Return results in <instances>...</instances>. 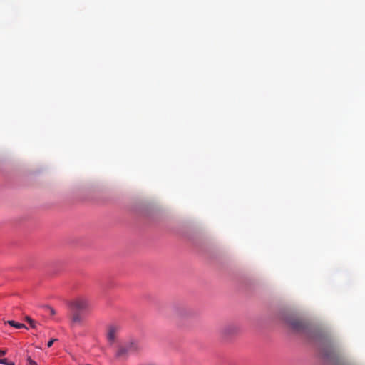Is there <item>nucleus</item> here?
<instances>
[{"instance_id":"nucleus-12","label":"nucleus","mask_w":365,"mask_h":365,"mask_svg":"<svg viewBox=\"0 0 365 365\" xmlns=\"http://www.w3.org/2000/svg\"><path fill=\"white\" fill-rule=\"evenodd\" d=\"M6 365H14V362H8Z\"/></svg>"},{"instance_id":"nucleus-13","label":"nucleus","mask_w":365,"mask_h":365,"mask_svg":"<svg viewBox=\"0 0 365 365\" xmlns=\"http://www.w3.org/2000/svg\"><path fill=\"white\" fill-rule=\"evenodd\" d=\"M51 314H54V310L53 309H51Z\"/></svg>"},{"instance_id":"nucleus-9","label":"nucleus","mask_w":365,"mask_h":365,"mask_svg":"<svg viewBox=\"0 0 365 365\" xmlns=\"http://www.w3.org/2000/svg\"><path fill=\"white\" fill-rule=\"evenodd\" d=\"M55 341H56V339H51V340H49L47 343V346L51 347Z\"/></svg>"},{"instance_id":"nucleus-3","label":"nucleus","mask_w":365,"mask_h":365,"mask_svg":"<svg viewBox=\"0 0 365 365\" xmlns=\"http://www.w3.org/2000/svg\"><path fill=\"white\" fill-rule=\"evenodd\" d=\"M139 349L138 343L135 341H129L118 346L115 354V357L119 360H125L128 356L136 351Z\"/></svg>"},{"instance_id":"nucleus-11","label":"nucleus","mask_w":365,"mask_h":365,"mask_svg":"<svg viewBox=\"0 0 365 365\" xmlns=\"http://www.w3.org/2000/svg\"><path fill=\"white\" fill-rule=\"evenodd\" d=\"M6 354V350L0 349V356H4Z\"/></svg>"},{"instance_id":"nucleus-10","label":"nucleus","mask_w":365,"mask_h":365,"mask_svg":"<svg viewBox=\"0 0 365 365\" xmlns=\"http://www.w3.org/2000/svg\"><path fill=\"white\" fill-rule=\"evenodd\" d=\"M6 363H8L7 361V359H0V364H6Z\"/></svg>"},{"instance_id":"nucleus-5","label":"nucleus","mask_w":365,"mask_h":365,"mask_svg":"<svg viewBox=\"0 0 365 365\" xmlns=\"http://www.w3.org/2000/svg\"><path fill=\"white\" fill-rule=\"evenodd\" d=\"M237 331V327L235 325H228L223 329L225 335H229L235 333Z\"/></svg>"},{"instance_id":"nucleus-4","label":"nucleus","mask_w":365,"mask_h":365,"mask_svg":"<svg viewBox=\"0 0 365 365\" xmlns=\"http://www.w3.org/2000/svg\"><path fill=\"white\" fill-rule=\"evenodd\" d=\"M120 329V326L117 324H110L108 327L106 338L110 344L115 342L117 334L119 332Z\"/></svg>"},{"instance_id":"nucleus-1","label":"nucleus","mask_w":365,"mask_h":365,"mask_svg":"<svg viewBox=\"0 0 365 365\" xmlns=\"http://www.w3.org/2000/svg\"><path fill=\"white\" fill-rule=\"evenodd\" d=\"M284 321L292 332L299 334L309 343L317 345L322 359L331 361L338 359L336 349L331 341L322 332L294 316H287Z\"/></svg>"},{"instance_id":"nucleus-7","label":"nucleus","mask_w":365,"mask_h":365,"mask_svg":"<svg viewBox=\"0 0 365 365\" xmlns=\"http://www.w3.org/2000/svg\"><path fill=\"white\" fill-rule=\"evenodd\" d=\"M27 320L29 322V324H30V325H31V327L32 328H35L36 327V322L34 320H32L30 318H28Z\"/></svg>"},{"instance_id":"nucleus-2","label":"nucleus","mask_w":365,"mask_h":365,"mask_svg":"<svg viewBox=\"0 0 365 365\" xmlns=\"http://www.w3.org/2000/svg\"><path fill=\"white\" fill-rule=\"evenodd\" d=\"M68 306L73 324H81L91 312L90 302L83 297H78L71 301Z\"/></svg>"},{"instance_id":"nucleus-8","label":"nucleus","mask_w":365,"mask_h":365,"mask_svg":"<svg viewBox=\"0 0 365 365\" xmlns=\"http://www.w3.org/2000/svg\"><path fill=\"white\" fill-rule=\"evenodd\" d=\"M27 361L29 365H37V363L35 361L32 360L31 357H29L27 359Z\"/></svg>"},{"instance_id":"nucleus-6","label":"nucleus","mask_w":365,"mask_h":365,"mask_svg":"<svg viewBox=\"0 0 365 365\" xmlns=\"http://www.w3.org/2000/svg\"><path fill=\"white\" fill-rule=\"evenodd\" d=\"M7 323L11 325V327H14L17 329H21V328H26V325L21 323L16 322L13 320H9L7 322Z\"/></svg>"}]
</instances>
